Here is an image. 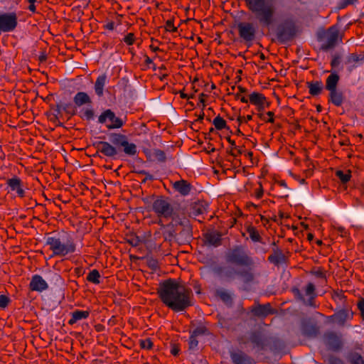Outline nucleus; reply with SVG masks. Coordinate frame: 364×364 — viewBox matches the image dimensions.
<instances>
[{
  "instance_id": "1",
  "label": "nucleus",
  "mask_w": 364,
  "mask_h": 364,
  "mask_svg": "<svg viewBox=\"0 0 364 364\" xmlns=\"http://www.w3.org/2000/svg\"><path fill=\"white\" fill-rule=\"evenodd\" d=\"M245 3L257 23L261 27L274 31L279 40L289 41L296 35V28L292 19L277 23V7L272 0H245Z\"/></svg>"
},
{
  "instance_id": "2",
  "label": "nucleus",
  "mask_w": 364,
  "mask_h": 364,
  "mask_svg": "<svg viewBox=\"0 0 364 364\" xmlns=\"http://www.w3.org/2000/svg\"><path fill=\"white\" fill-rule=\"evenodd\" d=\"M157 293L163 304L173 311H183L193 305L191 289L175 279L161 282Z\"/></svg>"
},
{
  "instance_id": "3",
  "label": "nucleus",
  "mask_w": 364,
  "mask_h": 364,
  "mask_svg": "<svg viewBox=\"0 0 364 364\" xmlns=\"http://www.w3.org/2000/svg\"><path fill=\"white\" fill-rule=\"evenodd\" d=\"M46 244L49 246L54 256L65 257L76 251V244L70 237L65 240L56 236L48 237Z\"/></svg>"
},
{
  "instance_id": "4",
  "label": "nucleus",
  "mask_w": 364,
  "mask_h": 364,
  "mask_svg": "<svg viewBox=\"0 0 364 364\" xmlns=\"http://www.w3.org/2000/svg\"><path fill=\"white\" fill-rule=\"evenodd\" d=\"M225 261L237 267H251L254 266V260L247 251L242 245H236L229 249L225 255Z\"/></svg>"
},
{
  "instance_id": "5",
  "label": "nucleus",
  "mask_w": 364,
  "mask_h": 364,
  "mask_svg": "<svg viewBox=\"0 0 364 364\" xmlns=\"http://www.w3.org/2000/svg\"><path fill=\"white\" fill-rule=\"evenodd\" d=\"M127 122V117H121L110 109H105L98 117V122L105 124L108 129L122 128Z\"/></svg>"
},
{
  "instance_id": "6",
  "label": "nucleus",
  "mask_w": 364,
  "mask_h": 364,
  "mask_svg": "<svg viewBox=\"0 0 364 364\" xmlns=\"http://www.w3.org/2000/svg\"><path fill=\"white\" fill-rule=\"evenodd\" d=\"M152 209L159 218H172L175 210L171 203L164 197L156 199L152 204Z\"/></svg>"
},
{
  "instance_id": "7",
  "label": "nucleus",
  "mask_w": 364,
  "mask_h": 364,
  "mask_svg": "<svg viewBox=\"0 0 364 364\" xmlns=\"http://www.w3.org/2000/svg\"><path fill=\"white\" fill-rule=\"evenodd\" d=\"M240 37L245 43H252L256 38L257 27L252 22H240L237 25Z\"/></svg>"
},
{
  "instance_id": "8",
  "label": "nucleus",
  "mask_w": 364,
  "mask_h": 364,
  "mask_svg": "<svg viewBox=\"0 0 364 364\" xmlns=\"http://www.w3.org/2000/svg\"><path fill=\"white\" fill-rule=\"evenodd\" d=\"M18 25V16L15 12L0 13V32L14 31Z\"/></svg>"
},
{
  "instance_id": "9",
  "label": "nucleus",
  "mask_w": 364,
  "mask_h": 364,
  "mask_svg": "<svg viewBox=\"0 0 364 364\" xmlns=\"http://www.w3.org/2000/svg\"><path fill=\"white\" fill-rule=\"evenodd\" d=\"M213 272L218 278L226 281L233 279L237 274V270L232 266H216Z\"/></svg>"
},
{
  "instance_id": "10",
  "label": "nucleus",
  "mask_w": 364,
  "mask_h": 364,
  "mask_svg": "<svg viewBox=\"0 0 364 364\" xmlns=\"http://www.w3.org/2000/svg\"><path fill=\"white\" fill-rule=\"evenodd\" d=\"M339 32L336 27H330L326 33V41L321 45L323 50H328L336 45L338 40Z\"/></svg>"
},
{
  "instance_id": "11",
  "label": "nucleus",
  "mask_w": 364,
  "mask_h": 364,
  "mask_svg": "<svg viewBox=\"0 0 364 364\" xmlns=\"http://www.w3.org/2000/svg\"><path fill=\"white\" fill-rule=\"evenodd\" d=\"M324 343L333 351L339 350L343 346L341 336L333 332H329L324 335Z\"/></svg>"
},
{
  "instance_id": "12",
  "label": "nucleus",
  "mask_w": 364,
  "mask_h": 364,
  "mask_svg": "<svg viewBox=\"0 0 364 364\" xmlns=\"http://www.w3.org/2000/svg\"><path fill=\"white\" fill-rule=\"evenodd\" d=\"M98 151L108 157H114L117 154V149L107 141H100L95 144Z\"/></svg>"
},
{
  "instance_id": "13",
  "label": "nucleus",
  "mask_w": 364,
  "mask_h": 364,
  "mask_svg": "<svg viewBox=\"0 0 364 364\" xmlns=\"http://www.w3.org/2000/svg\"><path fill=\"white\" fill-rule=\"evenodd\" d=\"M29 288L32 291H43L48 288L47 282L38 274L32 277L29 284Z\"/></svg>"
},
{
  "instance_id": "14",
  "label": "nucleus",
  "mask_w": 364,
  "mask_h": 364,
  "mask_svg": "<svg viewBox=\"0 0 364 364\" xmlns=\"http://www.w3.org/2000/svg\"><path fill=\"white\" fill-rule=\"evenodd\" d=\"M315 285L312 283H308L306 287L304 289V294H301L299 289L296 290V294L299 296V298L302 300H305L304 296L308 298V301L306 302L307 305L312 306V300L316 296L315 293Z\"/></svg>"
},
{
  "instance_id": "15",
  "label": "nucleus",
  "mask_w": 364,
  "mask_h": 364,
  "mask_svg": "<svg viewBox=\"0 0 364 364\" xmlns=\"http://www.w3.org/2000/svg\"><path fill=\"white\" fill-rule=\"evenodd\" d=\"M249 101L251 104L257 107L259 111H262L265 108V105L268 106V103L266 101V97L264 95L254 92L249 96Z\"/></svg>"
},
{
  "instance_id": "16",
  "label": "nucleus",
  "mask_w": 364,
  "mask_h": 364,
  "mask_svg": "<svg viewBox=\"0 0 364 364\" xmlns=\"http://www.w3.org/2000/svg\"><path fill=\"white\" fill-rule=\"evenodd\" d=\"M353 316V311L347 309H341L333 316L335 322L341 326L344 325L347 321L351 320Z\"/></svg>"
},
{
  "instance_id": "17",
  "label": "nucleus",
  "mask_w": 364,
  "mask_h": 364,
  "mask_svg": "<svg viewBox=\"0 0 364 364\" xmlns=\"http://www.w3.org/2000/svg\"><path fill=\"white\" fill-rule=\"evenodd\" d=\"M7 185L12 191H16L18 196L23 198L25 191L23 188L22 181L18 177H13L7 180Z\"/></svg>"
},
{
  "instance_id": "18",
  "label": "nucleus",
  "mask_w": 364,
  "mask_h": 364,
  "mask_svg": "<svg viewBox=\"0 0 364 364\" xmlns=\"http://www.w3.org/2000/svg\"><path fill=\"white\" fill-rule=\"evenodd\" d=\"M107 82L108 78L107 75L105 73L100 75L97 77L94 85V90L95 94L99 97H101L104 95V89Z\"/></svg>"
},
{
  "instance_id": "19",
  "label": "nucleus",
  "mask_w": 364,
  "mask_h": 364,
  "mask_svg": "<svg viewBox=\"0 0 364 364\" xmlns=\"http://www.w3.org/2000/svg\"><path fill=\"white\" fill-rule=\"evenodd\" d=\"M173 187L182 196H188L191 190V185L186 180H180L173 183Z\"/></svg>"
},
{
  "instance_id": "20",
  "label": "nucleus",
  "mask_w": 364,
  "mask_h": 364,
  "mask_svg": "<svg viewBox=\"0 0 364 364\" xmlns=\"http://www.w3.org/2000/svg\"><path fill=\"white\" fill-rule=\"evenodd\" d=\"M230 357L233 364H254V360L242 352L232 353Z\"/></svg>"
},
{
  "instance_id": "21",
  "label": "nucleus",
  "mask_w": 364,
  "mask_h": 364,
  "mask_svg": "<svg viewBox=\"0 0 364 364\" xmlns=\"http://www.w3.org/2000/svg\"><path fill=\"white\" fill-rule=\"evenodd\" d=\"M252 311L254 314V315L260 317H265L274 313L273 309H272L269 304L258 305L254 307Z\"/></svg>"
},
{
  "instance_id": "22",
  "label": "nucleus",
  "mask_w": 364,
  "mask_h": 364,
  "mask_svg": "<svg viewBox=\"0 0 364 364\" xmlns=\"http://www.w3.org/2000/svg\"><path fill=\"white\" fill-rule=\"evenodd\" d=\"M221 234L218 231H210L205 235V238L210 245L218 247L221 245Z\"/></svg>"
},
{
  "instance_id": "23",
  "label": "nucleus",
  "mask_w": 364,
  "mask_h": 364,
  "mask_svg": "<svg viewBox=\"0 0 364 364\" xmlns=\"http://www.w3.org/2000/svg\"><path fill=\"white\" fill-rule=\"evenodd\" d=\"M328 97V100L337 107H340L344 101L343 94L338 90L329 92Z\"/></svg>"
},
{
  "instance_id": "24",
  "label": "nucleus",
  "mask_w": 364,
  "mask_h": 364,
  "mask_svg": "<svg viewBox=\"0 0 364 364\" xmlns=\"http://www.w3.org/2000/svg\"><path fill=\"white\" fill-rule=\"evenodd\" d=\"M70 315L71 318L68 321V324L73 325L78 321L87 318L90 315V312L88 311L75 310Z\"/></svg>"
},
{
  "instance_id": "25",
  "label": "nucleus",
  "mask_w": 364,
  "mask_h": 364,
  "mask_svg": "<svg viewBox=\"0 0 364 364\" xmlns=\"http://www.w3.org/2000/svg\"><path fill=\"white\" fill-rule=\"evenodd\" d=\"M73 102L77 107L92 103L90 96L84 92H77L73 98Z\"/></svg>"
},
{
  "instance_id": "26",
  "label": "nucleus",
  "mask_w": 364,
  "mask_h": 364,
  "mask_svg": "<svg viewBox=\"0 0 364 364\" xmlns=\"http://www.w3.org/2000/svg\"><path fill=\"white\" fill-rule=\"evenodd\" d=\"M339 81V76L337 73H331L326 80V89L329 92L337 90V85Z\"/></svg>"
},
{
  "instance_id": "27",
  "label": "nucleus",
  "mask_w": 364,
  "mask_h": 364,
  "mask_svg": "<svg viewBox=\"0 0 364 364\" xmlns=\"http://www.w3.org/2000/svg\"><path fill=\"white\" fill-rule=\"evenodd\" d=\"M309 93L313 96L318 95L323 90L321 81L310 82L307 83Z\"/></svg>"
},
{
  "instance_id": "28",
  "label": "nucleus",
  "mask_w": 364,
  "mask_h": 364,
  "mask_svg": "<svg viewBox=\"0 0 364 364\" xmlns=\"http://www.w3.org/2000/svg\"><path fill=\"white\" fill-rule=\"evenodd\" d=\"M110 138L112 144L117 147H122L126 144L125 142L128 140L126 135L116 133L112 134Z\"/></svg>"
},
{
  "instance_id": "29",
  "label": "nucleus",
  "mask_w": 364,
  "mask_h": 364,
  "mask_svg": "<svg viewBox=\"0 0 364 364\" xmlns=\"http://www.w3.org/2000/svg\"><path fill=\"white\" fill-rule=\"evenodd\" d=\"M250 341L252 343L254 347L262 348L263 346V339L262 334L259 332H252L249 336Z\"/></svg>"
},
{
  "instance_id": "30",
  "label": "nucleus",
  "mask_w": 364,
  "mask_h": 364,
  "mask_svg": "<svg viewBox=\"0 0 364 364\" xmlns=\"http://www.w3.org/2000/svg\"><path fill=\"white\" fill-rule=\"evenodd\" d=\"M318 328L315 325L304 324L302 326V332L304 335L308 337H314L318 333Z\"/></svg>"
},
{
  "instance_id": "31",
  "label": "nucleus",
  "mask_w": 364,
  "mask_h": 364,
  "mask_svg": "<svg viewBox=\"0 0 364 364\" xmlns=\"http://www.w3.org/2000/svg\"><path fill=\"white\" fill-rule=\"evenodd\" d=\"M126 144L122 146L124 152L129 156H134L137 153L136 146L134 143H129L127 140Z\"/></svg>"
},
{
  "instance_id": "32",
  "label": "nucleus",
  "mask_w": 364,
  "mask_h": 364,
  "mask_svg": "<svg viewBox=\"0 0 364 364\" xmlns=\"http://www.w3.org/2000/svg\"><path fill=\"white\" fill-rule=\"evenodd\" d=\"M237 276L240 277L245 282H250L254 279V274L249 269L237 270Z\"/></svg>"
},
{
  "instance_id": "33",
  "label": "nucleus",
  "mask_w": 364,
  "mask_h": 364,
  "mask_svg": "<svg viewBox=\"0 0 364 364\" xmlns=\"http://www.w3.org/2000/svg\"><path fill=\"white\" fill-rule=\"evenodd\" d=\"M100 274L98 270H91L87 276V280L91 283L98 284L100 283Z\"/></svg>"
},
{
  "instance_id": "34",
  "label": "nucleus",
  "mask_w": 364,
  "mask_h": 364,
  "mask_svg": "<svg viewBox=\"0 0 364 364\" xmlns=\"http://www.w3.org/2000/svg\"><path fill=\"white\" fill-rule=\"evenodd\" d=\"M213 124H214L215 129H217L218 130H222L227 127V124H226L225 120L223 117H221L220 115L217 116L213 119Z\"/></svg>"
},
{
  "instance_id": "35",
  "label": "nucleus",
  "mask_w": 364,
  "mask_h": 364,
  "mask_svg": "<svg viewBox=\"0 0 364 364\" xmlns=\"http://www.w3.org/2000/svg\"><path fill=\"white\" fill-rule=\"evenodd\" d=\"M247 232L250 235V237L253 242H259L261 240V237L258 232V231L256 230L254 227H248L247 228Z\"/></svg>"
},
{
  "instance_id": "36",
  "label": "nucleus",
  "mask_w": 364,
  "mask_h": 364,
  "mask_svg": "<svg viewBox=\"0 0 364 364\" xmlns=\"http://www.w3.org/2000/svg\"><path fill=\"white\" fill-rule=\"evenodd\" d=\"M336 176L341 181L342 183H346L348 181H350L351 175L350 171H348L347 172L344 173L342 171H337L336 172Z\"/></svg>"
},
{
  "instance_id": "37",
  "label": "nucleus",
  "mask_w": 364,
  "mask_h": 364,
  "mask_svg": "<svg viewBox=\"0 0 364 364\" xmlns=\"http://www.w3.org/2000/svg\"><path fill=\"white\" fill-rule=\"evenodd\" d=\"M349 359L351 364H364L363 357L358 353L351 354Z\"/></svg>"
},
{
  "instance_id": "38",
  "label": "nucleus",
  "mask_w": 364,
  "mask_h": 364,
  "mask_svg": "<svg viewBox=\"0 0 364 364\" xmlns=\"http://www.w3.org/2000/svg\"><path fill=\"white\" fill-rule=\"evenodd\" d=\"M140 347L143 349L150 350L153 347V342L151 338H147L139 341Z\"/></svg>"
},
{
  "instance_id": "39",
  "label": "nucleus",
  "mask_w": 364,
  "mask_h": 364,
  "mask_svg": "<svg viewBox=\"0 0 364 364\" xmlns=\"http://www.w3.org/2000/svg\"><path fill=\"white\" fill-rule=\"evenodd\" d=\"M193 214L200 215L203 214L206 210V207L203 205V204H195L193 207Z\"/></svg>"
},
{
  "instance_id": "40",
  "label": "nucleus",
  "mask_w": 364,
  "mask_h": 364,
  "mask_svg": "<svg viewBox=\"0 0 364 364\" xmlns=\"http://www.w3.org/2000/svg\"><path fill=\"white\" fill-rule=\"evenodd\" d=\"M217 294L223 301L225 302L231 301V296L227 291L220 290L218 291Z\"/></svg>"
},
{
  "instance_id": "41",
  "label": "nucleus",
  "mask_w": 364,
  "mask_h": 364,
  "mask_svg": "<svg viewBox=\"0 0 364 364\" xmlns=\"http://www.w3.org/2000/svg\"><path fill=\"white\" fill-rule=\"evenodd\" d=\"M154 156L157 161L161 162L165 161L166 160L165 153L159 149H156L154 151Z\"/></svg>"
},
{
  "instance_id": "42",
  "label": "nucleus",
  "mask_w": 364,
  "mask_h": 364,
  "mask_svg": "<svg viewBox=\"0 0 364 364\" xmlns=\"http://www.w3.org/2000/svg\"><path fill=\"white\" fill-rule=\"evenodd\" d=\"M135 37L134 33H129L127 35H126L123 39V41L129 45L131 46L134 43Z\"/></svg>"
},
{
  "instance_id": "43",
  "label": "nucleus",
  "mask_w": 364,
  "mask_h": 364,
  "mask_svg": "<svg viewBox=\"0 0 364 364\" xmlns=\"http://www.w3.org/2000/svg\"><path fill=\"white\" fill-rule=\"evenodd\" d=\"M165 29L169 32L177 31V28L174 26L173 20H168L166 22Z\"/></svg>"
},
{
  "instance_id": "44",
  "label": "nucleus",
  "mask_w": 364,
  "mask_h": 364,
  "mask_svg": "<svg viewBox=\"0 0 364 364\" xmlns=\"http://www.w3.org/2000/svg\"><path fill=\"white\" fill-rule=\"evenodd\" d=\"M206 332V328L203 326H198L197 328H196L191 333L192 335H193L194 336H201V335H203L205 334V333Z\"/></svg>"
},
{
  "instance_id": "45",
  "label": "nucleus",
  "mask_w": 364,
  "mask_h": 364,
  "mask_svg": "<svg viewBox=\"0 0 364 364\" xmlns=\"http://www.w3.org/2000/svg\"><path fill=\"white\" fill-rule=\"evenodd\" d=\"M188 344H189L190 349H195L198 346V341L197 340V337L191 334V336L189 338Z\"/></svg>"
},
{
  "instance_id": "46",
  "label": "nucleus",
  "mask_w": 364,
  "mask_h": 364,
  "mask_svg": "<svg viewBox=\"0 0 364 364\" xmlns=\"http://www.w3.org/2000/svg\"><path fill=\"white\" fill-rule=\"evenodd\" d=\"M94 117V112L92 109H86L82 113V117L87 120H90Z\"/></svg>"
},
{
  "instance_id": "47",
  "label": "nucleus",
  "mask_w": 364,
  "mask_h": 364,
  "mask_svg": "<svg viewBox=\"0 0 364 364\" xmlns=\"http://www.w3.org/2000/svg\"><path fill=\"white\" fill-rule=\"evenodd\" d=\"M229 153L231 156L236 157L242 153V149L235 146L234 148H231Z\"/></svg>"
},
{
  "instance_id": "48",
  "label": "nucleus",
  "mask_w": 364,
  "mask_h": 364,
  "mask_svg": "<svg viewBox=\"0 0 364 364\" xmlns=\"http://www.w3.org/2000/svg\"><path fill=\"white\" fill-rule=\"evenodd\" d=\"M9 302V299L5 295H0V307L4 309L7 306Z\"/></svg>"
},
{
  "instance_id": "49",
  "label": "nucleus",
  "mask_w": 364,
  "mask_h": 364,
  "mask_svg": "<svg viewBox=\"0 0 364 364\" xmlns=\"http://www.w3.org/2000/svg\"><path fill=\"white\" fill-rule=\"evenodd\" d=\"M358 308L360 311L361 316L364 320V299H362L358 303Z\"/></svg>"
},
{
  "instance_id": "50",
  "label": "nucleus",
  "mask_w": 364,
  "mask_h": 364,
  "mask_svg": "<svg viewBox=\"0 0 364 364\" xmlns=\"http://www.w3.org/2000/svg\"><path fill=\"white\" fill-rule=\"evenodd\" d=\"M360 60V58L358 55L352 53L348 57V62L349 63H356L358 62Z\"/></svg>"
},
{
  "instance_id": "51",
  "label": "nucleus",
  "mask_w": 364,
  "mask_h": 364,
  "mask_svg": "<svg viewBox=\"0 0 364 364\" xmlns=\"http://www.w3.org/2000/svg\"><path fill=\"white\" fill-rule=\"evenodd\" d=\"M263 193L264 191L262 185L259 184V187L255 191V196L257 198L259 199L262 197Z\"/></svg>"
},
{
  "instance_id": "52",
  "label": "nucleus",
  "mask_w": 364,
  "mask_h": 364,
  "mask_svg": "<svg viewBox=\"0 0 364 364\" xmlns=\"http://www.w3.org/2000/svg\"><path fill=\"white\" fill-rule=\"evenodd\" d=\"M329 364H343V362L340 358L332 356L329 358Z\"/></svg>"
},
{
  "instance_id": "53",
  "label": "nucleus",
  "mask_w": 364,
  "mask_h": 364,
  "mask_svg": "<svg viewBox=\"0 0 364 364\" xmlns=\"http://www.w3.org/2000/svg\"><path fill=\"white\" fill-rule=\"evenodd\" d=\"M37 0H28L29 3L28 10L33 13H34L36 10L35 3Z\"/></svg>"
},
{
  "instance_id": "54",
  "label": "nucleus",
  "mask_w": 364,
  "mask_h": 364,
  "mask_svg": "<svg viewBox=\"0 0 364 364\" xmlns=\"http://www.w3.org/2000/svg\"><path fill=\"white\" fill-rule=\"evenodd\" d=\"M267 115L269 117V119H266V121L268 122H270V123H273L274 122V119L273 117L274 113L272 112H267ZM260 117L262 119H263L264 120H265L264 117H263V116L262 114L260 115Z\"/></svg>"
},
{
  "instance_id": "55",
  "label": "nucleus",
  "mask_w": 364,
  "mask_h": 364,
  "mask_svg": "<svg viewBox=\"0 0 364 364\" xmlns=\"http://www.w3.org/2000/svg\"><path fill=\"white\" fill-rule=\"evenodd\" d=\"M179 350V348L176 345H173L171 347V353L173 355H177L178 354Z\"/></svg>"
},
{
  "instance_id": "56",
  "label": "nucleus",
  "mask_w": 364,
  "mask_h": 364,
  "mask_svg": "<svg viewBox=\"0 0 364 364\" xmlns=\"http://www.w3.org/2000/svg\"><path fill=\"white\" fill-rule=\"evenodd\" d=\"M105 28L108 30H114V22H109L106 24Z\"/></svg>"
},
{
  "instance_id": "57",
  "label": "nucleus",
  "mask_w": 364,
  "mask_h": 364,
  "mask_svg": "<svg viewBox=\"0 0 364 364\" xmlns=\"http://www.w3.org/2000/svg\"><path fill=\"white\" fill-rule=\"evenodd\" d=\"M237 98L240 99V101L243 103H247L248 100L245 96L240 97L239 94H237Z\"/></svg>"
},
{
  "instance_id": "58",
  "label": "nucleus",
  "mask_w": 364,
  "mask_h": 364,
  "mask_svg": "<svg viewBox=\"0 0 364 364\" xmlns=\"http://www.w3.org/2000/svg\"><path fill=\"white\" fill-rule=\"evenodd\" d=\"M53 279L55 281V282H59L60 279H61V277L60 276L57 274V273H53Z\"/></svg>"
},
{
  "instance_id": "59",
  "label": "nucleus",
  "mask_w": 364,
  "mask_h": 364,
  "mask_svg": "<svg viewBox=\"0 0 364 364\" xmlns=\"http://www.w3.org/2000/svg\"><path fill=\"white\" fill-rule=\"evenodd\" d=\"M140 173L146 175V179L151 180L153 178L152 176L146 172L145 171H140Z\"/></svg>"
},
{
  "instance_id": "60",
  "label": "nucleus",
  "mask_w": 364,
  "mask_h": 364,
  "mask_svg": "<svg viewBox=\"0 0 364 364\" xmlns=\"http://www.w3.org/2000/svg\"><path fill=\"white\" fill-rule=\"evenodd\" d=\"M252 115H247L246 117L244 118V120H242L240 119H239V120H240L241 122H247L248 121L252 120Z\"/></svg>"
},
{
  "instance_id": "61",
  "label": "nucleus",
  "mask_w": 364,
  "mask_h": 364,
  "mask_svg": "<svg viewBox=\"0 0 364 364\" xmlns=\"http://www.w3.org/2000/svg\"><path fill=\"white\" fill-rule=\"evenodd\" d=\"M227 140L230 144L231 148H234L236 146L235 141L232 140L230 137H228Z\"/></svg>"
},
{
  "instance_id": "62",
  "label": "nucleus",
  "mask_w": 364,
  "mask_h": 364,
  "mask_svg": "<svg viewBox=\"0 0 364 364\" xmlns=\"http://www.w3.org/2000/svg\"><path fill=\"white\" fill-rule=\"evenodd\" d=\"M278 186H279L280 187H282V188H287V183L284 181H281L278 182Z\"/></svg>"
},
{
  "instance_id": "63",
  "label": "nucleus",
  "mask_w": 364,
  "mask_h": 364,
  "mask_svg": "<svg viewBox=\"0 0 364 364\" xmlns=\"http://www.w3.org/2000/svg\"><path fill=\"white\" fill-rule=\"evenodd\" d=\"M145 63L146 64H152L153 61H152V60L149 57L147 56V57H146Z\"/></svg>"
},
{
  "instance_id": "64",
  "label": "nucleus",
  "mask_w": 364,
  "mask_h": 364,
  "mask_svg": "<svg viewBox=\"0 0 364 364\" xmlns=\"http://www.w3.org/2000/svg\"><path fill=\"white\" fill-rule=\"evenodd\" d=\"M338 230L342 236H344V235H346V232L343 228H340Z\"/></svg>"
}]
</instances>
